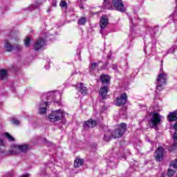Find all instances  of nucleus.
Returning <instances> with one entry per match:
<instances>
[{
    "label": "nucleus",
    "instance_id": "1",
    "mask_svg": "<svg viewBox=\"0 0 177 177\" xmlns=\"http://www.w3.org/2000/svg\"><path fill=\"white\" fill-rule=\"evenodd\" d=\"M112 5L110 3V0H104L102 8L104 9H109V10H113L115 8V10L122 12V13H124L127 10L125 6H124L122 0H112Z\"/></svg>",
    "mask_w": 177,
    "mask_h": 177
},
{
    "label": "nucleus",
    "instance_id": "34",
    "mask_svg": "<svg viewBox=\"0 0 177 177\" xmlns=\"http://www.w3.org/2000/svg\"><path fill=\"white\" fill-rule=\"evenodd\" d=\"M112 68H113V70H114L115 71H117V70H118V68L117 67V65H115V64H113V65H112Z\"/></svg>",
    "mask_w": 177,
    "mask_h": 177
},
{
    "label": "nucleus",
    "instance_id": "9",
    "mask_svg": "<svg viewBox=\"0 0 177 177\" xmlns=\"http://www.w3.org/2000/svg\"><path fill=\"white\" fill-rule=\"evenodd\" d=\"M156 154L155 160L158 162L162 161V158H164V148L159 147L156 151Z\"/></svg>",
    "mask_w": 177,
    "mask_h": 177
},
{
    "label": "nucleus",
    "instance_id": "19",
    "mask_svg": "<svg viewBox=\"0 0 177 177\" xmlns=\"http://www.w3.org/2000/svg\"><path fill=\"white\" fill-rule=\"evenodd\" d=\"M173 139L174 140V143L173 146L169 148L171 151H174V150H175V147H177V131L174 132Z\"/></svg>",
    "mask_w": 177,
    "mask_h": 177
},
{
    "label": "nucleus",
    "instance_id": "13",
    "mask_svg": "<svg viewBox=\"0 0 177 177\" xmlns=\"http://www.w3.org/2000/svg\"><path fill=\"white\" fill-rule=\"evenodd\" d=\"M60 96V93L59 91L57 92H49L47 93V100H50L51 102H55L57 96Z\"/></svg>",
    "mask_w": 177,
    "mask_h": 177
},
{
    "label": "nucleus",
    "instance_id": "31",
    "mask_svg": "<svg viewBox=\"0 0 177 177\" xmlns=\"http://www.w3.org/2000/svg\"><path fill=\"white\" fill-rule=\"evenodd\" d=\"M175 171L174 170H172V169H168V176H174V175H175Z\"/></svg>",
    "mask_w": 177,
    "mask_h": 177
},
{
    "label": "nucleus",
    "instance_id": "20",
    "mask_svg": "<svg viewBox=\"0 0 177 177\" xmlns=\"http://www.w3.org/2000/svg\"><path fill=\"white\" fill-rule=\"evenodd\" d=\"M8 78V71L5 69L0 70V79L6 80Z\"/></svg>",
    "mask_w": 177,
    "mask_h": 177
},
{
    "label": "nucleus",
    "instance_id": "5",
    "mask_svg": "<svg viewBox=\"0 0 177 177\" xmlns=\"http://www.w3.org/2000/svg\"><path fill=\"white\" fill-rule=\"evenodd\" d=\"M156 81V91H162V86L167 84V74H159Z\"/></svg>",
    "mask_w": 177,
    "mask_h": 177
},
{
    "label": "nucleus",
    "instance_id": "39",
    "mask_svg": "<svg viewBox=\"0 0 177 177\" xmlns=\"http://www.w3.org/2000/svg\"><path fill=\"white\" fill-rule=\"evenodd\" d=\"M46 12H47V13H50V9H48V10H46Z\"/></svg>",
    "mask_w": 177,
    "mask_h": 177
},
{
    "label": "nucleus",
    "instance_id": "36",
    "mask_svg": "<svg viewBox=\"0 0 177 177\" xmlns=\"http://www.w3.org/2000/svg\"><path fill=\"white\" fill-rule=\"evenodd\" d=\"M79 8H80V9H84V5H82V4H80V6H79Z\"/></svg>",
    "mask_w": 177,
    "mask_h": 177
},
{
    "label": "nucleus",
    "instance_id": "40",
    "mask_svg": "<svg viewBox=\"0 0 177 177\" xmlns=\"http://www.w3.org/2000/svg\"><path fill=\"white\" fill-rule=\"evenodd\" d=\"M12 92H15V88H12Z\"/></svg>",
    "mask_w": 177,
    "mask_h": 177
},
{
    "label": "nucleus",
    "instance_id": "37",
    "mask_svg": "<svg viewBox=\"0 0 177 177\" xmlns=\"http://www.w3.org/2000/svg\"><path fill=\"white\" fill-rule=\"evenodd\" d=\"M52 6L54 7H56V6H57V4L56 3V2H53Z\"/></svg>",
    "mask_w": 177,
    "mask_h": 177
},
{
    "label": "nucleus",
    "instance_id": "6",
    "mask_svg": "<svg viewBox=\"0 0 177 177\" xmlns=\"http://www.w3.org/2000/svg\"><path fill=\"white\" fill-rule=\"evenodd\" d=\"M162 116L157 113L153 114L152 118H151V124L152 128H157V126L161 124V119Z\"/></svg>",
    "mask_w": 177,
    "mask_h": 177
},
{
    "label": "nucleus",
    "instance_id": "17",
    "mask_svg": "<svg viewBox=\"0 0 177 177\" xmlns=\"http://www.w3.org/2000/svg\"><path fill=\"white\" fill-rule=\"evenodd\" d=\"M4 49L6 50V52H12V50L14 49V46L9 43V41H6L4 44Z\"/></svg>",
    "mask_w": 177,
    "mask_h": 177
},
{
    "label": "nucleus",
    "instance_id": "24",
    "mask_svg": "<svg viewBox=\"0 0 177 177\" xmlns=\"http://www.w3.org/2000/svg\"><path fill=\"white\" fill-rule=\"evenodd\" d=\"M86 23V17H81L78 21H77V24L79 26H84V24Z\"/></svg>",
    "mask_w": 177,
    "mask_h": 177
},
{
    "label": "nucleus",
    "instance_id": "16",
    "mask_svg": "<svg viewBox=\"0 0 177 177\" xmlns=\"http://www.w3.org/2000/svg\"><path fill=\"white\" fill-rule=\"evenodd\" d=\"M84 127H87V128H94L96 127V122L93 120H88L84 123Z\"/></svg>",
    "mask_w": 177,
    "mask_h": 177
},
{
    "label": "nucleus",
    "instance_id": "10",
    "mask_svg": "<svg viewBox=\"0 0 177 177\" xmlns=\"http://www.w3.org/2000/svg\"><path fill=\"white\" fill-rule=\"evenodd\" d=\"M48 107V102L41 101L39 104V113L44 115L46 114V109Z\"/></svg>",
    "mask_w": 177,
    "mask_h": 177
},
{
    "label": "nucleus",
    "instance_id": "32",
    "mask_svg": "<svg viewBox=\"0 0 177 177\" xmlns=\"http://www.w3.org/2000/svg\"><path fill=\"white\" fill-rule=\"evenodd\" d=\"M30 37H27L25 39V46L28 48L30 46Z\"/></svg>",
    "mask_w": 177,
    "mask_h": 177
},
{
    "label": "nucleus",
    "instance_id": "8",
    "mask_svg": "<svg viewBox=\"0 0 177 177\" xmlns=\"http://www.w3.org/2000/svg\"><path fill=\"white\" fill-rule=\"evenodd\" d=\"M128 100V95L127 93H122L120 97H118L115 100L116 106H124V104H127V102Z\"/></svg>",
    "mask_w": 177,
    "mask_h": 177
},
{
    "label": "nucleus",
    "instance_id": "28",
    "mask_svg": "<svg viewBox=\"0 0 177 177\" xmlns=\"http://www.w3.org/2000/svg\"><path fill=\"white\" fill-rule=\"evenodd\" d=\"M11 122L13 125H20V121H19L17 119H12Z\"/></svg>",
    "mask_w": 177,
    "mask_h": 177
},
{
    "label": "nucleus",
    "instance_id": "41",
    "mask_svg": "<svg viewBox=\"0 0 177 177\" xmlns=\"http://www.w3.org/2000/svg\"><path fill=\"white\" fill-rule=\"evenodd\" d=\"M135 147H136V149H138V148H136V146H135Z\"/></svg>",
    "mask_w": 177,
    "mask_h": 177
},
{
    "label": "nucleus",
    "instance_id": "7",
    "mask_svg": "<svg viewBox=\"0 0 177 177\" xmlns=\"http://www.w3.org/2000/svg\"><path fill=\"white\" fill-rule=\"evenodd\" d=\"M45 45H46L45 39L39 38L33 46V49H35V50H44V46H45Z\"/></svg>",
    "mask_w": 177,
    "mask_h": 177
},
{
    "label": "nucleus",
    "instance_id": "29",
    "mask_svg": "<svg viewBox=\"0 0 177 177\" xmlns=\"http://www.w3.org/2000/svg\"><path fill=\"white\" fill-rule=\"evenodd\" d=\"M59 6H61V8H65L66 9H67V3L64 1H62Z\"/></svg>",
    "mask_w": 177,
    "mask_h": 177
},
{
    "label": "nucleus",
    "instance_id": "12",
    "mask_svg": "<svg viewBox=\"0 0 177 177\" xmlns=\"http://www.w3.org/2000/svg\"><path fill=\"white\" fill-rule=\"evenodd\" d=\"M108 24L109 19H107V17H106V15H102L100 22V26L102 30H104V28H106Z\"/></svg>",
    "mask_w": 177,
    "mask_h": 177
},
{
    "label": "nucleus",
    "instance_id": "38",
    "mask_svg": "<svg viewBox=\"0 0 177 177\" xmlns=\"http://www.w3.org/2000/svg\"><path fill=\"white\" fill-rule=\"evenodd\" d=\"M45 68H46V70H48V68H49V66L46 65V66H45Z\"/></svg>",
    "mask_w": 177,
    "mask_h": 177
},
{
    "label": "nucleus",
    "instance_id": "30",
    "mask_svg": "<svg viewBox=\"0 0 177 177\" xmlns=\"http://www.w3.org/2000/svg\"><path fill=\"white\" fill-rule=\"evenodd\" d=\"M170 167H172V168L177 169V159H176L174 161L171 162Z\"/></svg>",
    "mask_w": 177,
    "mask_h": 177
},
{
    "label": "nucleus",
    "instance_id": "11",
    "mask_svg": "<svg viewBox=\"0 0 177 177\" xmlns=\"http://www.w3.org/2000/svg\"><path fill=\"white\" fill-rule=\"evenodd\" d=\"M75 88L77 92H80L82 95H86L88 93V89L86 88V87L84 86V84L82 83H79L75 85Z\"/></svg>",
    "mask_w": 177,
    "mask_h": 177
},
{
    "label": "nucleus",
    "instance_id": "4",
    "mask_svg": "<svg viewBox=\"0 0 177 177\" xmlns=\"http://www.w3.org/2000/svg\"><path fill=\"white\" fill-rule=\"evenodd\" d=\"M66 117V113L63 112L62 109L53 111L48 115V120L50 122H56L57 121H60L62 118H64Z\"/></svg>",
    "mask_w": 177,
    "mask_h": 177
},
{
    "label": "nucleus",
    "instance_id": "26",
    "mask_svg": "<svg viewBox=\"0 0 177 177\" xmlns=\"http://www.w3.org/2000/svg\"><path fill=\"white\" fill-rule=\"evenodd\" d=\"M14 49L15 50H17V52H19L20 50H21V49H23V47H21L20 44H16L14 46Z\"/></svg>",
    "mask_w": 177,
    "mask_h": 177
},
{
    "label": "nucleus",
    "instance_id": "25",
    "mask_svg": "<svg viewBox=\"0 0 177 177\" xmlns=\"http://www.w3.org/2000/svg\"><path fill=\"white\" fill-rule=\"evenodd\" d=\"M5 136L6 138H7V139H8V140H10V142H13V140H15V138H13V137H12V136H10V134H9V133L6 132L5 133Z\"/></svg>",
    "mask_w": 177,
    "mask_h": 177
},
{
    "label": "nucleus",
    "instance_id": "14",
    "mask_svg": "<svg viewBox=\"0 0 177 177\" xmlns=\"http://www.w3.org/2000/svg\"><path fill=\"white\" fill-rule=\"evenodd\" d=\"M108 93L109 89L106 86L102 87L100 90V95L102 96V99H106V96H107Z\"/></svg>",
    "mask_w": 177,
    "mask_h": 177
},
{
    "label": "nucleus",
    "instance_id": "23",
    "mask_svg": "<svg viewBox=\"0 0 177 177\" xmlns=\"http://www.w3.org/2000/svg\"><path fill=\"white\" fill-rule=\"evenodd\" d=\"M18 149L19 150V153H21L22 151H26L28 149V146L27 145H18Z\"/></svg>",
    "mask_w": 177,
    "mask_h": 177
},
{
    "label": "nucleus",
    "instance_id": "21",
    "mask_svg": "<svg viewBox=\"0 0 177 177\" xmlns=\"http://www.w3.org/2000/svg\"><path fill=\"white\" fill-rule=\"evenodd\" d=\"M82 164H84V160L77 158L74 162V167L75 168H80Z\"/></svg>",
    "mask_w": 177,
    "mask_h": 177
},
{
    "label": "nucleus",
    "instance_id": "3",
    "mask_svg": "<svg viewBox=\"0 0 177 177\" xmlns=\"http://www.w3.org/2000/svg\"><path fill=\"white\" fill-rule=\"evenodd\" d=\"M20 153L19 150V145H12L10 148L8 153L5 151V144L3 140L0 138V153L3 156H8V154H19Z\"/></svg>",
    "mask_w": 177,
    "mask_h": 177
},
{
    "label": "nucleus",
    "instance_id": "27",
    "mask_svg": "<svg viewBox=\"0 0 177 177\" xmlns=\"http://www.w3.org/2000/svg\"><path fill=\"white\" fill-rule=\"evenodd\" d=\"M96 67H97V63L93 62L91 64V66L90 68L91 71H93L94 70H96Z\"/></svg>",
    "mask_w": 177,
    "mask_h": 177
},
{
    "label": "nucleus",
    "instance_id": "2",
    "mask_svg": "<svg viewBox=\"0 0 177 177\" xmlns=\"http://www.w3.org/2000/svg\"><path fill=\"white\" fill-rule=\"evenodd\" d=\"M127 131V124L125 123H121L120 124V127L111 132V131H107L104 137V140L109 142L111 140V138L114 139H117L118 138H121L125 131Z\"/></svg>",
    "mask_w": 177,
    "mask_h": 177
},
{
    "label": "nucleus",
    "instance_id": "22",
    "mask_svg": "<svg viewBox=\"0 0 177 177\" xmlns=\"http://www.w3.org/2000/svg\"><path fill=\"white\" fill-rule=\"evenodd\" d=\"M132 26H133V21L130 19V33L129 35L132 37V38H135L134 34H135V31L133 30V28H132Z\"/></svg>",
    "mask_w": 177,
    "mask_h": 177
},
{
    "label": "nucleus",
    "instance_id": "42",
    "mask_svg": "<svg viewBox=\"0 0 177 177\" xmlns=\"http://www.w3.org/2000/svg\"><path fill=\"white\" fill-rule=\"evenodd\" d=\"M162 177H165L164 176Z\"/></svg>",
    "mask_w": 177,
    "mask_h": 177
},
{
    "label": "nucleus",
    "instance_id": "15",
    "mask_svg": "<svg viewBox=\"0 0 177 177\" xmlns=\"http://www.w3.org/2000/svg\"><path fill=\"white\" fill-rule=\"evenodd\" d=\"M100 81L102 84H110V77L107 75L102 74L100 76Z\"/></svg>",
    "mask_w": 177,
    "mask_h": 177
},
{
    "label": "nucleus",
    "instance_id": "33",
    "mask_svg": "<svg viewBox=\"0 0 177 177\" xmlns=\"http://www.w3.org/2000/svg\"><path fill=\"white\" fill-rule=\"evenodd\" d=\"M175 49H176V46H172V47L169 50V53H174V52H175Z\"/></svg>",
    "mask_w": 177,
    "mask_h": 177
},
{
    "label": "nucleus",
    "instance_id": "18",
    "mask_svg": "<svg viewBox=\"0 0 177 177\" xmlns=\"http://www.w3.org/2000/svg\"><path fill=\"white\" fill-rule=\"evenodd\" d=\"M168 120L170 122H172V121H176L177 117H176V112H171L167 115Z\"/></svg>",
    "mask_w": 177,
    "mask_h": 177
},
{
    "label": "nucleus",
    "instance_id": "35",
    "mask_svg": "<svg viewBox=\"0 0 177 177\" xmlns=\"http://www.w3.org/2000/svg\"><path fill=\"white\" fill-rule=\"evenodd\" d=\"M148 31L150 32V34H154V30L152 28H149Z\"/></svg>",
    "mask_w": 177,
    "mask_h": 177
}]
</instances>
